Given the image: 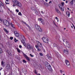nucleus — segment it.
Masks as SVG:
<instances>
[{
  "mask_svg": "<svg viewBox=\"0 0 75 75\" xmlns=\"http://www.w3.org/2000/svg\"><path fill=\"white\" fill-rule=\"evenodd\" d=\"M45 1H46V2H47V1H48V0H45Z\"/></svg>",
  "mask_w": 75,
  "mask_h": 75,
  "instance_id": "5fc2aeb1",
  "label": "nucleus"
},
{
  "mask_svg": "<svg viewBox=\"0 0 75 75\" xmlns=\"http://www.w3.org/2000/svg\"><path fill=\"white\" fill-rule=\"evenodd\" d=\"M3 52V51L1 50V49L0 48V54H1Z\"/></svg>",
  "mask_w": 75,
  "mask_h": 75,
  "instance_id": "4c0bfd02",
  "label": "nucleus"
},
{
  "mask_svg": "<svg viewBox=\"0 0 75 75\" xmlns=\"http://www.w3.org/2000/svg\"><path fill=\"white\" fill-rule=\"evenodd\" d=\"M35 11L36 14H38V11H37V10L35 9V11Z\"/></svg>",
  "mask_w": 75,
  "mask_h": 75,
  "instance_id": "473e14b6",
  "label": "nucleus"
},
{
  "mask_svg": "<svg viewBox=\"0 0 75 75\" xmlns=\"http://www.w3.org/2000/svg\"><path fill=\"white\" fill-rule=\"evenodd\" d=\"M60 73H61V74H62V70H60Z\"/></svg>",
  "mask_w": 75,
  "mask_h": 75,
  "instance_id": "79ce46f5",
  "label": "nucleus"
},
{
  "mask_svg": "<svg viewBox=\"0 0 75 75\" xmlns=\"http://www.w3.org/2000/svg\"><path fill=\"white\" fill-rule=\"evenodd\" d=\"M31 10L34 11H35V8L34 7H32L31 8Z\"/></svg>",
  "mask_w": 75,
  "mask_h": 75,
  "instance_id": "bb28decb",
  "label": "nucleus"
},
{
  "mask_svg": "<svg viewBox=\"0 0 75 75\" xmlns=\"http://www.w3.org/2000/svg\"><path fill=\"white\" fill-rule=\"evenodd\" d=\"M8 75H11V74H9Z\"/></svg>",
  "mask_w": 75,
  "mask_h": 75,
  "instance_id": "13d9d810",
  "label": "nucleus"
},
{
  "mask_svg": "<svg viewBox=\"0 0 75 75\" xmlns=\"http://www.w3.org/2000/svg\"><path fill=\"white\" fill-rule=\"evenodd\" d=\"M56 51H55V53H56Z\"/></svg>",
  "mask_w": 75,
  "mask_h": 75,
  "instance_id": "0e129e2a",
  "label": "nucleus"
},
{
  "mask_svg": "<svg viewBox=\"0 0 75 75\" xmlns=\"http://www.w3.org/2000/svg\"><path fill=\"white\" fill-rule=\"evenodd\" d=\"M66 13L67 16H68L69 17V16H70V12H69V11H67Z\"/></svg>",
  "mask_w": 75,
  "mask_h": 75,
  "instance_id": "aec40b11",
  "label": "nucleus"
},
{
  "mask_svg": "<svg viewBox=\"0 0 75 75\" xmlns=\"http://www.w3.org/2000/svg\"><path fill=\"white\" fill-rule=\"evenodd\" d=\"M14 41L15 42H18V40H17L16 38H14Z\"/></svg>",
  "mask_w": 75,
  "mask_h": 75,
  "instance_id": "72a5a7b5",
  "label": "nucleus"
},
{
  "mask_svg": "<svg viewBox=\"0 0 75 75\" xmlns=\"http://www.w3.org/2000/svg\"><path fill=\"white\" fill-rule=\"evenodd\" d=\"M55 19H56V20H59V18H58V17H55Z\"/></svg>",
  "mask_w": 75,
  "mask_h": 75,
  "instance_id": "ea45409f",
  "label": "nucleus"
},
{
  "mask_svg": "<svg viewBox=\"0 0 75 75\" xmlns=\"http://www.w3.org/2000/svg\"><path fill=\"white\" fill-rule=\"evenodd\" d=\"M16 5H15V4H13V7H15V6H16Z\"/></svg>",
  "mask_w": 75,
  "mask_h": 75,
  "instance_id": "a18cd8bd",
  "label": "nucleus"
},
{
  "mask_svg": "<svg viewBox=\"0 0 75 75\" xmlns=\"http://www.w3.org/2000/svg\"><path fill=\"white\" fill-rule=\"evenodd\" d=\"M41 13H42V14H44V12H43V11H41Z\"/></svg>",
  "mask_w": 75,
  "mask_h": 75,
  "instance_id": "de8ad7c7",
  "label": "nucleus"
},
{
  "mask_svg": "<svg viewBox=\"0 0 75 75\" xmlns=\"http://www.w3.org/2000/svg\"><path fill=\"white\" fill-rule=\"evenodd\" d=\"M1 70V69H0V71Z\"/></svg>",
  "mask_w": 75,
  "mask_h": 75,
  "instance_id": "69168bd1",
  "label": "nucleus"
},
{
  "mask_svg": "<svg viewBox=\"0 0 75 75\" xmlns=\"http://www.w3.org/2000/svg\"><path fill=\"white\" fill-rule=\"evenodd\" d=\"M5 3H6V4H9V3H7V2H5Z\"/></svg>",
  "mask_w": 75,
  "mask_h": 75,
  "instance_id": "49530a36",
  "label": "nucleus"
},
{
  "mask_svg": "<svg viewBox=\"0 0 75 75\" xmlns=\"http://www.w3.org/2000/svg\"><path fill=\"white\" fill-rule=\"evenodd\" d=\"M66 3H68V1H66Z\"/></svg>",
  "mask_w": 75,
  "mask_h": 75,
  "instance_id": "603ef678",
  "label": "nucleus"
},
{
  "mask_svg": "<svg viewBox=\"0 0 75 75\" xmlns=\"http://www.w3.org/2000/svg\"><path fill=\"white\" fill-rule=\"evenodd\" d=\"M38 21H40L42 23V24H43V25L45 24V23H44V20L42 19V18H38Z\"/></svg>",
  "mask_w": 75,
  "mask_h": 75,
  "instance_id": "423d86ee",
  "label": "nucleus"
},
{
  "mask_svg": "<svg viewBox=\"0 0 75 75\" xmlns=\"http://www.w3.org/2000/svg\"><path fill=\"white\" fill-rule=\"evenodd\" d=\"M23 62H24V63H25L26 62V61L25 60H23Z\"/></svg>",
  "mask_w": 75,
  "mask_h": 75,
  "instance_id": "c03bdc74",
  "label": "nucleus"
},
{
  "mask_svg": "<svg viewBox=\"0 0 75 75\" xmlns=\"http://www.w3.org/2000/svg\"><path fill=\"white\" fill-rule=\"evenodd\" d=\"M17 6L18 7H21V4L20 2H18L17 4H16Z\"/></svg>",
  "mask_w": 75,
  "mask_h": 75,
  "instance_id": "dca6fc26",
  "label": "nucleus"
},
{
  "mask_svg": "<svg viewBox=\"0 0 75 75\" xmlns=\"http://www.w3.org/2000/svg\"><path fill=\"white\" fill-rule=\"evenodd\" d=\"M47 69H48V70H49V71H52V68H51V66L50 65L48 67H47Z\"/></svg>",
  "mask_w": 75,
  "mask_h": 75,
  "instance_id": "4468645a",
  "label": "nucleus"
},
{
  "mask_svg": "<svg viewBox=\"0 0 75 75\" xmlns=\"http://www.w3.org/2000/svg\"><path fill=\"white\" fill-rule=\"evenodd\" d=\"M71 44H69V46H68V48L70 49L71 48Z\"/></svg>",
  "mask_w": 75,
  "mask_h": 75,
  "instance_id": "c9c22d12",
  "label": "nucleus"
},
{
  "mask_svg": "<svg viewBox=\"0 0 75 75\" xmlns=\"http://www.w3.org/2000/svg\"><path fill=\"white\" fill-rule=\"evenodd\" d=\"M20 74V75H22V74Z\"/></svg>",
  "mask_w": 75,
  "mask_h": 75,
  "instance_id": "338daca9",
  "label": "nucleus"
},
{
  "mask_svg": "<svg viewBox=\"0 0 75 75\" xmlns=\"http://www.w3.org/2000/svg\"><path fill=\"white\" fill-rule=\"evenodd\" d=\"M67 10H69V8H67Z\"/></svg>",
  "mask_w": 75,
  "mask_h": 75,
  "instance_id": "4d7b16f0",
  "label": "nucleus"
},
{
  "mask_svg": "<svg viewBox=\"0 0 75 75\" xmlns=\"http://www.w3.org/2000/svg\"><path fill=\"white\" fill-rule=\"evenodd\" d=\"M6 1H7L8 2V0H6Z\"/></svg>",
  "mask_w": 75,
  "mask_h": 75,
  "instance_id": "864d4df0",
  "label": "nucleus"
},
{
  "mask_svg": "<svg viewBox=\"0 0 75 75\" xmlns=\"http://www.w3.org/2000/svg\"><path fill=\"white\" fill-rule=\"evenodd\" d=\"M0 6H2V7H4V4H3V3H2L1 1H0Z\"/></svg>",
  "mask_w": 75,
  "mask_h": 75,
  "instance_id": "b1692460",
  "label": "nucleus"
},
{
  "mask_svg": "<svg viewBox=\"0 0 75 75\" xmlns=\"http://www.w3.org/2000/svg\"><path fill=\"white\" fill-rule=\"evenodd\" d=\"M21 38L22 40H21V42L23 43V45L26 48V49L28 50H32L33 52H35V48L34 47H33L31 44H26L25 42L24 41L25 40V38L24 36L22 35L21 36Z\"/></svg>",
  "mask_w": 75,
  "mask_h": 75,
  "instance_id": "f257e3e1",
  "label": "nucleus"
},
{
  "mask_svg": "<svg viewBox=\"0 0 75 75\" xmlns=\"http://www.w3.org/2000/svg\"><path fill=\"white\" fill-rule=\"evenodd\" d=\"M21 47H22V46H21V45H19V48H21Z\"/></svg>",
  "mask_w": 75,
  "mask_h": 75,
  "instance_id": "09e8293b",
  "label": "nucleus"
},
{
  "mask_svg": "<svg viewBox=\"0 0 75 75\" xmlns=\"http://www.w3.org/2000/svg\"><path fill=\"white\" fill-rule=\"evenodd\" d=\"M64 52H65L66 54H68V50L67 49H64Z\"/></svg>",
  "mask_w": 75,
  "mask_h": 75,
  "instance_id": "6ab92c4d",
  "label": "nucleus"
},
{
  "mask_svg": "<svg viewBox=\"0 0 75 75\" xmlns=\"http://www.w3.org/2000/svg\"><path fill=\"white\" fill-rule=\"evenodd\" d=\"M42 39L43 41L45 43H48V38L44 37H43L42 38Z\"/></svg>",
  "mask_w": 75,
  "mask_h": 75,
  "instance_id": "7ed1b4c3",
  "label": "nucleus"
},
{
  "mask_svg": "<svg viewBox=\"0 0 75 75\" xmlns=\"http://www.w3.org/2000/svg\"><path fill=\"white\" fill-rule=\"evenodd\" d=\"M12 1L15 4H17L18 3V1L17 0H12Z\"/></svg>",
  "mask_w": 75,
  "mask_h": 75,
  "instance_id": "1a4fd4ad",
  "label": "nucleus"
},
{
  "mask_svg": "<svg viewBox=\"0 0 75 75\" xmlns=\"http://www.w3.org/2000/svg\"><path fill=\"white\" fill-rule=\"evenodd\" d=\"M36 43H37L38 45H35V47L37 49L38 51L40 52V51H41V49L38 47V46L39 47H40L42 49H43V47H42V44H41V43L38 41L36 42Z\"/></svg>",
  "mask_w": 75,
  "mask_h": 75,
  "instance_id": "f03ea898",
  "label": "nucleus"
},
{
  "mask_svg": "<svg viewBox=\"0 0 75 75\" xmlns=\"http://www.w3.org/2000/svg\"><path fill=\"white\" fill-rule=\"evenodd\" d=\"M4 63L5 62L3 61H2L1 62V65H2V66H3V65H4Z\"/></svg>",
  "mask_w": 75,
  "mask_h": 75,
  "instance_id": "c85d7f7f",
  "label": "nucleus"
},
{
  "mask_svg": "<svg viewBox=\"0 0 75 75\" xmlns=\"http://www.w3.org/2000/svg\"><path fill=\"white\" fill-rule=\"evenodd\" d=\"M63 42H66V43L68 44V41H67L66 40H63Z\"/></svg>",
  "mask_w": 75,
  "mask_h": 75,
  "instance_id": "393cba45",
  "label": "nucleus"
},
{
  "mask_svg": "<svg viewBox=\"0 0 75 75\" xmlns=\"http://www.w3.org/2000/svg\"><path fill=\"white\" fill-rule=\"evenodd\" d=\"M73 26L74 27V24H73L72 23V24Z\"/></svg>",
  "mask_w": 75,
  "mask_h": 75,
  "instance_id": "6e6d98bb",
  "label": "nucleus"
},
{
  "mask_svg": "<svg viewBox=\"0 0 75 75\" xmlns=\"http://www.w3.org/2000/svg\"><path fill=\"white\" fill-rule=\"evenodd\" d=\"M14 34H15V36L18 37H19V34L16 31H14Z\"/></svg>",
  "mask_w": 75,
  "mask_h": 75,
  "instance_id": "9b49d317",
  "label": "nucleus"
},
{
  "mask_svg": "<svg viewBox=\"0 0 75 75\" xmlns=\"http://www.w3.org/2000/svg\"><path fill=\"white\" fill-rule=\"evenodd\" d=\"M57 21V22H59V20H58Z\"/></svg>",
  "mask_w": 75,
  "mask_h": 75,
  "instance_id": "bf43d9fd",
  "label": "nucleus"
},
{
  "mask_svg": "<svg viewBox=\"0 0 75 75\" xmlns=\"http://www.w3.org/2000/svg\"><path fill=\"white\" fill-rule=\"evenodd\" d=\"M23 56L25 58H26V59L27 60V61H29L30 60V58L28 57V56H27V55H26V54H24Z\"/></svg>",
  "mask_w": 75,
  "mask_h": 75,
  "instance_id": "0eeeda50",
  "label": "nucleus"
},
{
  "mask_svg": "<svg viewBox=\"0 0 75 75\" xmlns=\"http://www.w3.org/2000/svg\"><path fill=\"white\" fill-rule=\"evenodd\" d=\"M16 49L17 50V52H18L19 53L20 52V50H19V49H18V48H16Z\"/></svg>",
  "mask_w": 75,
  "mask_h": 75,
  "instance_id": "2f4dec72",
  "label": "nucleus"
},
{
  "mask_svg": "<svg viewBox=\"0 0 75 75\" xmlns=\"http://www.w3.org/2000/svg\"><path fill=\"white\" fill-rule=\"evenodd\" d=\"M54 25H55L56 26H57V25H56V24H55V22H54Z\"/></svg>",
  "mask_w": 75,
  "mask_h": 75,
  "instance_id": "8fccbe9b",
  "label": "nucleus"
},
{
  "mask_svg": "<svg viewBox=\"0 0 75 75\" xmlns=\"http://www.w3.org/2000/svg\"><path fill=\"white\" fill-rule=\"evenodd\" d=\"M70 11H71V9L70 10Z\"/></svg>",
  "mask_w": 75,
  "mask_h": 75,
  "instance_id": "774afa93",
  "label": "nucleus"
},
{
  "mask_svg": "<svg viewBox=\"0 0 75 75\" xmlns=\"http://www.w3.org/2000/svg\"><path fill=\"white\" fill-rule=\"evenodd\" d=\"M30 57H34V55H32V54H30Z\"/></svg>",
  "mask_w": 75,
  "mask_h": 75,
  "instance_id": "58836bf2",
  "label": "nucleus"
},
{
  "mask_svg": "<svg viewBox=\"0 0 75 75\" xmlns=\"http://www.w3.org/2000/svg\"><path fill=\"white\" fill-rule=\"evenodd\" d=\"M16 12H17V13H18L19 12V10H18L17 9H16Z\"/></svg>",
  "mask_w": 75,
  "mask_h": 75,
  "instance_id": "e433bc0d",
  "label": "nucleus"
},
{
  "mask_svg": "<svg viewBox=\"0 0 75 75\" xmlns=\"http://www.w3.org/2000/svg\"><path fill=\"white\" fill-rule=\"evenodd\" d=\"M34 73L36 75H38V72L37 71V70H35L34 71Z\"/></svg>",
  "mask_w": 75,
  "mask_h": 75,
  "instance_id": "5701e85b",
  "label": "nucleus"
},
{
  "mask_svg": "<svg viewBox=\"0 0 75 75\" xmlns=\"http://www.w3.org/2000/svg\"><path fill=\"white\" fill-rule=\"evenodd\" d=\"M59 8H60L61 10L62 11H64V6L59 7Z\"/></svg>",
  "mask_w": 75,
  "mask_h": 75,
  "instance_id": "412c9836",
  "label": "nucleus"
},
{
  "mask_svg": "<svg viewBox=\"0 0 75 75\" xmlns=\"http://www.w3.org/2000/svg\"><path fill=\"white\" fill-rule=\"evenodd\" d=\"M47 57H48V59H49L50 60L51 59V57H50V55H49V54H47Z\"/></svg>",
  "mask_w": 75,
  "mask_h": 75,
  "instance_id": "4be33fe9",
  "label": "nucleus"
},
{
  "mask_svg": "<svg viewBox=\"0 0 75 75\" xmlns=\"http://www.w3.org/2000/svg\"><path fill=\"white\" fill-rule=\"evenodd\" d=\"M63 0V1H65L66 0Z\"/></svg>",
  "mask_w": 75,
  "mask_h": 75,
  "instance_id": "e2e57ef3",
  "label": "nucleus"
},
{
  "mask_svg": "<svg viewBox=\"0 0 75 75\" xmlns=\"http://www.w3.org/2000/svg\"><path fill=\"white\" fill-rule=\"evenodd\" d=\"M53 46H54V47H57V49H58V50H59V46H58L56 44H54Z\"/></svg>",
  "mask_w": 75,
  "mask_h": 75,
  "instance_id": "2eb2a0df",
  "label": "nucleus"
},
{
  "mask_svg": "<svg viewBox=\"0 0 75 75\" xmlns=\"http://www.w3.org/2000/svg\"><path fill=\"white\" fill-rule=\"evenodd\" d=\"M4 31H5V32H6V33H8V31H7V29L5 28H4Z\"/></svg>",
  "mask_w": 75,
  "mask_h": 75,
  "instance_id": "a878e982",
  "label": "nucleus"
},
{
  "mask_svg": "<svg viewBox=\"0 0 75 75\" xmlns=\"http://www.w3.org/2000/svg\"><path fill=\"white\" fill-rule=\"evenodd\" d=\"M59 7H63L64 6V2H61V3L60 4H59L58 5Z\"/></svg>",
  "mask_w": 75,
  "mask_h": 75,
  "instance_id": "9d476101",
  "label": "nucleus"
},
{
  "mask_svg": "<svg viewBox=\"0 0 75 75\" xmlns=\"http://www.w3.org/2000/svg\"><path fill=\"white\" fill-rule=\"evenodd\" d=\"M71 28H73V26H71Z\"/></svg>",
  "mask_w": 75,
  "mask_h": 75,
  "instance_id": "680f3d73",
  "label": "nucleus"
},
{
  "mask_svg": "<svg viewBox=\"0 0 75 75\" xmlns=\"http://www.w3.org/2000/svg\"><path fill=\"white\" fill-rule=\"evenodd\" d=\"M18 15L19 16H22V14H21V13L19 12L18 13Z\"/></svg>",
  "mask_w": 75,
  "mask_h": 75,
  "instance_id": "f704fd0d",
  "label": "nucleus"
},
{
  "mask_svg": "<svg viewBox=\"0 0 75 75\" xmlns=\"http://www.w3.org/2000/svg\"><path fill=\"white\" fill-rule=\"evenodd\" d=\"M6 68L7 69H8V70H9V69H10V65L9 64L6 65Z\"/></svg>",
  "mask_w": 75,
  "mask_h": 75,
  "instance_id": "f8f14e48",
  "label": "nucleus"
},
{
  "mask_svg": "<svg viewBox=\"0 0 75 75\" xmlns=\"http://www.w3.org/2000/svg\"><path fill=\"white\" fill-rule=\"evenodd\" d=\"M55 11L57 13H59V14L60 13V12L59 11L58 9L57 8H55Z\"/></svg>",
  "mask_w": 75,
  "mask_h": 75,
  "instance_id": "a211bd4d",
  "label": "nucleus"
},
{
  "mask_svg": "<svg viewBox=\"0 0 75 75\" xmlns=\"http://www.w3.org/2000/svg\"><path fill=\"white\" fill-rule=\"evenodd\" d=\"M52 3V1H50L49 2V4H50V3Z\"/></svg>",
  "mask_w": 75,
  "mask_h": 75,
  "instance_id": "3c124183",
  "label": "nucleus"
},
{
  "mask_svg": "<svg viewBox=\"0 0 75 75\" xmlns=\"http://www.w3.org/2000/svg\"><path fill=\"white\" fill-rule=\"evenodd\" d=\"M23 23H24V24H26L27 27H28L29 28H30V27H29V26L28 25V24H27L25 22H23Z\"/></svg>",
  "mask_w": 75,
  "mask_h": 75,
  "instance_id": "7c9ffc66",
  "label": "nucleus"
},
{
  "mask_svg": "<svg viewBox=\"0 0 75 75\" xmlns=\"http://www.w3.org/2000/svg\"><path fill=\"white\" fill-rule=\"evenodd\" d=\"M64 30H66V28H64Z\"/></svg>",
  "mask_w": 75,
  "mask_h": 75,
  "instance_id": "052dcab7",
  "label": "nucleus"
},
{
  "mask_svg": "<svg viewBox=\"0 0 75 75\" xmlns=\"http://www.w3.org/2000/svg\"><path fill=\"white\" fill-rule=\"evenodd\" d=\"M40 56H42V54L41 53H40Z\"/></svg>",
  "mask_w": 75,
  "mask_h": 75,
  "instance_id": "37998d69",
  "label": "nucleus"
},
{
  "mask_svg": "<svg viewBox=\"0 0 75 75\" xmlns=\"http://www.w3.org/2000/svg\"><path fill=\"white\" fill-rule=\"evenodd\" d=\"M10 40H13V37H10Z\"/></svg>",
  "mask_w": 75,
  "mask_h": 75,
  "instance_id": "a19ab883",
  "label": "nucleus"
},
{
  "mask_svg": "<svg viewBox=\"0 0 75 75\" xmlns=\"http://www.w3.org/2000/svg\"><path fill=\"white\" fill-rule=\"evenodd\" d=\"M22 71L25 74H27V70H26V69H22Z\"/></svg>",
  "mask_w": 75,
  "mask_h": 75,
  "instance_id": "ddd939ff",
  "label": "nucleus"
},
{
  "mask_svg": "<svg viewBox=\"0 0 75 75\" xmlns=\"http://www.w3.org/2000/svg\"><path fill=\"white\" fill-rule=\"evenodd\" d=\"M35 28L36 29V30H38L39 31H40V32H42V29H41L40 27V26H38V25L36 24L35 25Z\"/></svg>",
  "mask_w": 75,
  "mask_h": 75,
  "instance_id": "20e7f679",
  "label": "nucleus"
},
{
  "mask_svg": "<svg viewBox=\"0 0 75 75\" xmlns=\"http://www.w3.org/2000/svg\"><path fill=\"white\" fill-rule=\"evenodd\" d=\"M11 27H13V28H14V24H13L12 23H11Z\"/></svg>",
  "mask_w": 75,
  "mask_h": 75,
  "instance_id": "c756f323",
  "label": "nucleus"
},
{
  "mask_svg": "<svg viewBox=\"0 0 75 75\" xmlns=\"http://www.w3.org/2000/svg\"><path fill=\"white\" fill-rule=\"evenodd\" d=\"M4 23L6 26H9L10 24L8 21L6 20H4Z\"/></svg>",
  "mask_w": 75,
  "mask_h": 75,
  "instance_id": "39448f33",
  "label": "nucleus"
},
{
  "mask_svg": "<svg viewBox=\"0 0 75 75\" xmlns=\"http://www.w3.org/2000/svg\"><path fill=\"white\" fill-rule=\"evenodd\" d=\"M45 66L46 67H49L50 66V64L48 63V62H45Z\"/></svg>",
  "mask_w": 75,
  "mask_h": 75,
  "instance_id": "f3484780",
  "label": "nucleus"
},
{
  "mask_svg": "<svg viewBox=\"0 0 75 75\" xmlns=\"http://www.w3.org/2000/svg\"><path fill=\"white\" fill-rule=\"evenodd\" d=\"M65 63H66V64L68 66H69V65H70V63H69V62L68 60H65Z\"/></svg>",
  "mask_w": 75,
  "mask_h": 75,
  "instance_id": "6e6552de",
  "label": "nucleus"
},
{
  "mask_svg": "<svg viewBox=\"0 0 75 75\" xmlns=\"http://www.w3.org/2000/svg\"><path fill=\"white\" fill-rule=\"evenodd\" d=\"M74 3V1L73 0H72L70 2V5H73V3Z\"/></svg>",
  "mask_w": 75,
  "mask_h": 75,
  "instance_id": "cd10ccee",
  "label": "nucleus"
}]
</instances>
